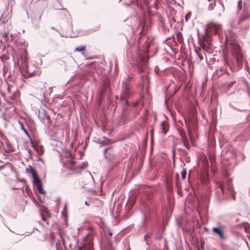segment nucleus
<instances>
[{"instance_id":"obj_15","label":"nucleus","mask_w":250,"mask_h":250,"mask_svg":"<svg viewBox=\"0 0 250 250\" xmlns=\"http://www.w3.org/2000/svg\"><path fill=\"white\" fill-rule=\"evenodd\" d=\"M187 175V170L186 169L183 168V170L181 172V176L182 178L184 180L186 178Z\"/></svg>"},{"instance_id":"obj_35","label":"nucleus","mask_w":250,"mask_h":250,"mask_svg":"<svg viewBox=\"0 0 250 250\" xmlns=\"http://www.w3.org/2000/svg\"><path fill=\"white\" fill-rule=\"evenodd\" d=\"M112 158H113V156H111L110 157H109V158L108 159H109V160L110 161Z\"/></svg>"},{"instance_id":"obj_29","label":"nucleus","mask_w":250,"mask_h":250,"mask_svg":"<svg viewBox=\"0 0 250 250\" xmlns=\"http://www.w3.org/2000/svg\"><path fill=\"white\" fill-rule=\"evenodd\" d=\"M188 133L189 136L190 138V139L192 141V139L191 138V130L189 129H188Z\"/></svg>"},{"instance_id":"obj_7","label":"nucleus","mask_w":250,"mask_h":250,"mask_svg":"<svg viewBox=\"0 0 250 250\" xmlns=\"http://www.w3.org/2000/svg\"><path fill=\"white\" fill-rule=\"evenodd\" d=\"M212 231L219 236L220 240L225 241L227 239V237L225 235L223 229L219 227H213L212 229Z\"/></svg>"},{"instance_id":"obj_22","label":"nucleus","mask_w":250,"mask_h":250,"mask_svg":"<svg viewBox=\"0 0 250 250\" xmlns=\"http://www.w3.org/2000/svg\"><path fill=\"white\" fill-rule=\"evenodd\" d=\"M19 123H20V124L21 126V128L22 130L24 132V133H25L26 134L28 135V132H27V131L25 129V128L24 127L23 124H22V123H21V122H19Z\"/></svg>"},{"instance_id":"obj_2","label":"nucleus","mask_w":250,"mask_h":250,"mask_svg":"<svg viewBox=\"0 0 250 250\" xmlns=\"http://www.w3.org/2000/svg\"><path fill=\"white\" fill-rule=\"evenodd\" d=\"M231 54L232 56L235 58L238 65H240L243 57V54L241 51V48L239 45L235 42H231L230 43Z\"/></svg>"},{"instance_id":"obj_36","label":"nucleus","mask_w":250,"mask_h":250,"mask_svg":"<svg viewBox=\"0 0 250 250\" xmlns=\"http://www.w3.org/2000/svg\"><path fill=\"white\" fill-rule=\"evenodd\" d=\"M66 208V205H65L64 206V209Z\"/></svg>"},{"instance_id":"obj_24","label":"nucleus","mask_w":250,"mask_h":250,"mask_svg":"<svg viewBox=\"0 0 250 250\" xmlns=\"http://www.w3.org/2000/svg\"><path fill=\"white\" fill-rule=\"evenodd\" d=\"M111 147V146H109L107 148H105L104 149V156L106 157V153L107 152V151L108 150H109L110 149Z\"/></svg>"},{"instance_id":"obj_23","label":"nucleus","mask_w":250,"mask_h":250,"mask_svg":"<svg viewBox=\"0 0 250 250\" xmlns=\"http://www.w3.org/2000/svg\"><path fill=\"white\" fill-rule=\"evenodd\" d=\"M235 83V81H232L231 82L228 83L227 84L228 88H230L232 86V85Z\"/></svg>"},{"instance_id":"obj_11","label":"nucleus","mask_w":250,"mask_h":250,"mask_svg":"<svg viewBox=\"0 0 250 250\" xmlns=\"http://www.w3.org/2000/svg\"><path fill=\"white\" fill-rule=\"evenodd\" d=\"M85 46L81 45V46L77 47L75 48V51H77V52H81L82 54L84 56H85V53L84 52V50H85Z\"/></svg>"},{"instance_id":"obj_10","label":"nucleus","mask_w":250,"mask_h":250,"mask_svg":"<svg viewBox=\"0 0 250 250\" xmlns=\"http://www.w3.org/2000/svg\"><path fill=\"white\" fill-rule=\"evenodd\" d=\"M65 154L66 157H68V161L71 165H73L75 164V161L73 157H72L71 152L69 150H66L65 152Z\"/></svg>"},{"instance_id":"obj_16","label":"nucleus","mask_w":250,"mask_h":250,"mask_svg":"<svg viewBox=\"0 0 250 250\" xmlns=\"http://www.w3.org/2000/svg\"><path fill=\"white\" fill-rule=\"evenodd\" d=\"M229 25H230V26L231 28H236V22H235V20H231L230 21Z\"/></svg>"},{"instance_id":"obj_31","label":"nucleus","mask_w":250,"mask_h":250,"mask_svg":"<svg viewBox=\"0 0 250 250\" xmlns=\"http://www.w3.org/2000/svg\"><path fill=\"white\" fill-rule=\"evenodd\" d=\"M62 214L65 218L66 217V214L64 211H62Z\"/></svg>"},{"instance_id":"obj_3","label":"nucleus","mask_w":250,"mask_h":250,"mask_svg":"<svg viewBox=\"0 0 250 250\" xmlns=\"http://www.w3.org/2000/svg\"><path fill=\"white\" fill-rule=\"evenodd\" d=\"M33 178V185L35 188L38 190V192L42 194L45 193L42 187V184L40 179L39 178L37 172H33L32 174Z\"/></svg>"},{"instance_id":"obj_9","label":"nucleus","mask_w":250,"mask_h":250,"mask_svg":"<svg viewBox=\"0 0 250 250\" xmlns=\"http://www.w3.org/2000/svg\"><path fill=\"white\" fill-rule=\"evenodd\" d=\"M219 2L220 4L216 7L215 12L218 17H220L222 13L225 11V7L220 0H219Z\"/></svg>"},{"instance_id":"obj_17","label":"nucleus","mask_w":250,"mask_h":250,"mask_svg":"<svg viewBox=\"0 0 250 250\" xmlns=\"http://www.w3.org/2000/svg\"><path fill=\"white\" fill-rule=\"evenodd\" d=\"M216 184L218 186V187L220 188V189H221L222 192H224V185L223 184L220 183L218 182H216Z\"/></svg>"},{"instance_id":"obj_26","label":"nucleus","mask_w":250,"mask_h":250,"mask_svg":"<svg viewBox=\"0 0 250 250\" xmlns=\"http://www.w3.org/2000/svg\"><path fill=\"white\" fill-rule=\"evenodd\" d=\"M190 17V14L188 13L185 16V20L186 21H188Z\"/></svg>"},{"instance_id":"obj_19","label":"nucleus","mask_w":250,"mask_h":250,"mask_svg":"<svg viewBox=\"0 0 250 250\" xmlns=\"http://www.w3.org/2000/svg\"><path fill=\"white\" fill-rule=\"evenodd\" d=\"M87 166V163H84L83 164V166H81L79 167L80 168V170H78V171H76V172H80V171L83 170V169H84V168L86 167Z\"/></svg>"},{"instance_id":"obj_18","label":"nucleus","mask_w":250,"mask_h":250,"mask_svg":"<svg viewBox=\"0 0 250 250\" xmlns=\"http://www.w3.org/2000/svg\"><path fill=\"white\" fill-rule=\"evenodd\" d=\"M242 0H239L237 4V8L238 11H240L242 9Z\"/></svg>"},{"instance_id":"obj_34","label":"nucleus","mask_w":250,"mask_h":250,"mask_svg":"<svg viewBox=\"0 0 250 250\" xmlns=\"http://www.w3.org/2000/svg\"><path fill=\"white\" fill-rule=\"evenodd\" d=\"M31 144H32V145L33 147H34V148H35V145L33 144V142H32V141H31Z\"/></svg>"},{"instance_id":"obj_12","label":"nucleus","mask_w":250,"mask_h":250,"mask_svg":"<svg viewBox=\"0 0 250 250\" xmlns=\"http://www.w3.org/2000/svg\"><path fill=\"white\" fill-rule=\"evenodd\" d=\"M99 143L101 144L102 146H105L108 144H109L111 143L110 140L104 138L103 139H101L99 140Z\"/></svg>"},{"instance_id":"obj_4","label":"nucleus","mask_w":250,"mask_h":250,"mask_svg":"<svg viewBox=\"0 0 250 250\" xmlns=\"http://www.w3.org/2000/svg\"><path fill=\"white\" fill-rule=\"evenodd\" d=\"M83 248H79V250H92L93 243L91 235H88L83 241Z\"/></svg>"},{"instance_id":"obj_27","label":"nucleus","mask_w":250,"mask_h":250,"mask_svg":"<svg viewBox=\"0 0 250 250\" xmlns=\"http://www.w3.org/2000/svg\"><path fill=\"white\" fill-rule=\"evenodd\" d=\"M33 172H36V170H35V169L34 168H33L32 167H30V173H31V174H32Z\"/></svg>"},{"instance_id":"obj_33","label":"nucleus","mask_w":250,"mask_h":250,"mask_svg":"<svg viewBox=\"0 0 250 250\" xmlns=\"http://www.w3.org/2000/svg\"><path fill=\"white\" fill-rule=\"evenodd\" d=\"M84 204H85L86 206H89V205L88 203L86 201H85V202H84Z\"/></svg>"},{"instance_id":"obj_21","label":"nucleus","mask_w":250,"mask_h":250,"mask_svg":"<svg viewBox=\"0 0 250 250\" xmlns=\"http://www.w3.org/2000/svg\"><path fill=\"white\" fill-rule=\"evenodd\" d=\"M227 182H228V184L227 185V188L229 190H231V185L230 180H227Z\"/></svg>"},{"instance_id":"obj_25","label":"nucleus","mask_w":250,"mask_h":250,"mask_svg":"<svg viewBox=\"0 0 250 250\" xmlns=\"http://www.w3.org/2000/svg\"><path fill=\"white\" fill-rule=\"evenodd\" d=\"M162 127H163V130L164 133L165 134H166L167 132V130L166 129V127H165V126L164 125V123L162 124Z\"/></svg>"},{"instance_id":"obj_38","label":"nucleus","mask_w":250,"mask_h":250,"mask_svg":"<svg viewBox=\"0 0 250 250\" xmlns=\"http://www.w3.org/2000/svg\"><path fill=\"white\" fill-rule=\"evenodd\" d=\"M209 1H210V0H208Z\"/></svg>"},{"instance_id":"obj_20","label":"nucleus","mask_w":250,"mask_h":250,"mask_svg":"<svg viewBox=\"0 0 250 250\" xmlns=\"http://www.w3.org/2000/svg\"><path fill=\"white\" fill-rule=\"evenodd\" d=\"M215 4L214 3H211L210 4H209L208 7V10H212L214 9V8L215 7Z\"/></svg>"},{"instance_id":"obj_14","label":"nucleus","mask_w":250,"mask_h":250,"mask_svg":"<svg viewBox=\"0 0 250 250\" xmlns=\"http://www.w3.org/2000/svg\"><path fill=\"white\" fill-rule=\"evenodd\" d=\"M248 18H249V16H247V15L244 16V17H243L242 18H240L238 21L237 24L241 23L242 22L244 21H245L246 20L248 19Z\"/></svg>"},{"instance_id":"obj_32","label":"nucleus","mask_w":250,"mask_h":250,"mask_svg":"<svg viewBox=\"0 0 250 250\" xmlns=\"http://www.w3.org/2000/svg\"><path fill=\"white\" fill-rule=\"evenodd\" d=\"M41 215H42V219L43 221H45V217H44V216L42 214H41Z\"/></svg>"},{"instance_id":"obj_13","label":"nucleus","mask_w":250,"mask_h":250,"mask_svg":"<svg viewBox=\"0 0 250 250\" xmlns=\"http://www.w3.org/2000/svg\"><path fill=\"white\" fill-rule=\"evenodd\" d=\"M226 42L228 43L229 41L230 40L231 33L230 31H228L226 32Z\"/></svg>"},{"instance_id":"obj_37","label":"nucleus","mask_w":250,"mask_h":250,"mask_svg":"<svg viewBox=\"0 0 250 250\" xmlns=\"http://www.w3.org/2000/svg\"><path fill=\"white\" fill-rule=\"evenodd\" d=\"M146 245H148V242L147 241L146 242Z\"/></svg>"},{"instance_id":"obj_8","label":"nucleus","mask_w":250,"mask_h":250,"mask_svg":"<svg viewBox=\"0 0 250 250\" xmlns=\"http://www.w3.org/2000/svg\"><path fill=\"white\" fill-rule=\"evenodd\" d=\"M38 117L42 124L44 123L45 119L48 121L50 120V117L45 110H43L42 112H39Z\"/></svg>"},{"instance_id":"obj_6","label":"nucleus","mask_w":250,"mask_h":250,"mask_svg":"<svg viewBox=\"0 0 250 250\" xmlns=\"http://www.w3.org/2000/svg\"><path fill=\"white\" fill-rule=\"evenodd\" d=\"M178 133L181 137L182 142L184 146L188 149H189L190 146L188 143V141L185 132L182 128H179L178 129Z\"/></svg>"},{"instance_id":"obj_1","label":"nucleus","mask_w":250,"mask_h":250,"mask_svg":"<svg viewBox=\"0 0 250 250\" xmlns=\"http://www.w3.org/2000/svg\"><path fill=\"white\" fill-rule=\"evenodd\" d=\"M133 81L132 76L127 75L122 82V91L121 95V99L124 101L127 105H129L127 99L130 98L132 94L130 90V84Z\"/></svg>"},{"instance_id":"obj_5","label":"nucleus","mask_w":250,"mask_h":250,"mask_svg":"<svg viewBox=\"0 0 250 250\" xmlns=\"http://www.w3.org/2000/svg\"><path fill=\"white\" fill-rule=\"evenodd\" d=\"M138 59L137 61L138 67H139L141 72H143L144 70L143 67L146 66L147 64V59L146 57L138 55Z\"/></svg>"},{"instance_id":"obj_30","label":"nucleus","mask_w":250,"mask_h":250,"mask_svg":"<svg viewBox=\"0 0 250 250\" xmlns=\"http://www.w3.org/2000/svg\"><path fill=\"white\" fill-rule=\"evenodd\" d=\"M108 235H109L110 236H112V231H111L110 230H108Z\"/></svg>"},{"instance_id":"obj_28","label":"nucleus","mask_w":250,"mask_h":250,"mask_svg":"<svg viewBox=\"0 0 250 250\" xmlns=\"http://www.w3.org/2000/svg\"><path fill=\"white\" fill-rule=\"evenodd\" d=\"M149 237H150V235H148V234H146L144 236V239L146 241V239L147 238H149Z\"/></svg>"}]
</instances>
